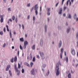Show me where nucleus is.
Wrapping results in <instances>:
<instances>
[{
    "mask_svg": "<svg viewBox=\"0 0 78 78\" xmlns=\"http://www.w3.org/2000/svg\"><path fill=\"white\" fill-rule=\"evenodd\" d=\"M59 63H58L56 64V70L57 71L56 75L58 76L59 75Z\"/></svg>",
    "mask_w": 78,
    "mask_h": 78,
    "instance_id": "nucleus-1",
    "label": "nucleus"
},
{
    "mask_svg": "<svg viewBox=\"0 0 78 78\" xmlns=\"http://www.w3.org/2000/svg\"><path fill=\"white\" fill-rule=\"evenodd\" d=\"M37 4L35 5L34 7V10H35V13L36 15H37V14L38 13V12H37V9L38 8V7L37 6Z\"/></svg>",
    "mask_w": 78,
    "mask_h": 78,
    "instance_id": "nucleus-2",
    "label": "nucleus"
},
{
    "mask_svg": "<svg viewBox=\"0 0 78 78\" xmlns=\"http://www.w3.org/2000/svg\"><path fill=\"white\" fill-rule=\"evenodd\" d=\"M14 67L15 71H16V72L17 73V74L18 75H19V73H20V71L19 70H18V69L17 68V67L16 66V65H15Z\"/></svg>",
    "mask_w": 78,
    "mask_h": 78,
    "instance_id": "nucleus-3",
    "label": "nucleus"
},
{
    "mask_svg": "<svg viewBox=\"0 0 78 78\" xmlns=\"http://www.w3.org/2000/svg\"><path fill=\"white\" fill-rule=\"evenodd\" d=\"M28 45V42L26 41L24 42V46H23V48L24 49H25L26 48V47H27V45Z\"/></svg>",
    "mask_w": 78,
    "mask_h": 78,
    "instance_id": "nucleus-4",
    "label": "nucleus"
},
{
    "mask_svg": "<svg viewBox=\"0 0 78 78\" xmlns=\"http://www.w3.org/2000/svg\"><path fill=\"white\" fill-rule=\"evenodd\" d=\"M30 72L32 75H34V74H35V73L34 72V69H32V70H31Z\"/></svg>",
    "mask_w": 78,
    "mask_h": 78,
    "instance_id": "nucleus-5",
    "label": "nucleus"
},
{
    "mask_svg": "<svg viewBox=\"0 0 78 78\" xmlns=\"http://www.w3.org/2000/svg\"><path fill=\"white\" fill-rule=\"evenodd\" d=\"M10 67H11V66L10 65H8L7 66V67L6 69V71H8L9 70V68H10Z\"/></svg>",
    "mask_w": 78,
    "mask_h": 78,
    "instance_id": "nucleus-6",
    "label": "nucleus"
},
{
    "mask_svg": "<svg viewBox=\"0 0 78 78\" xmlns=\"http://www.w3.org/2000/svg\"><path fill=\"white\" fill-rule=\"evenodd\" d=\"M71 53L73 55H75V51L74 49H72V50Z\"/></svg>",
    "mask_w": 78,
    "mask_h": 78,
    "instance_id": "nucleus-7",
    "label": "nucleus"
},
{
    "mask_svg": "<svg viewBox=\"0 0 78 78\" xmlns=\"http://www.w3.org/2000/svg\"><path fill=\"white\" fill-rule=\"evenodd\" d=\"M62 12V9L61 8L59 9V11L58 12L59 14H61Z\"/></svg>",
    "mask_w": 78,
    "mask_h": 78,
    "instance_id": "nucleus-8",
    "label": "nucleus"
},
{
    "mask_svg": "<svg viewBox=\"0 0 78 78\" xmlns=\"http://www.w3.org/2000/svg\"><path fill=\"white\" fill-rule=\"evenodd\" d=\"M40 54L41 57H43L44 56V53H43V52H40Z\"/></svg>",
    "mask_w": 78,
    "mask_h": 78,
    "instance_id": "nucleus-9",
    "label": "nucleus"
},
{
    "mask_svg": "<svg viewBox=\"0 0 78 78\" xmlns=\"http://www.w3.org/2000/svg\"><path fill=\"white\" fill-rule=\"evenodd\" d=\"M1 19L0 20V22L1 23H2V22H3V18L2 17V16H0Z\"/></svg>",
    "mask_w": 78,
    "mask_h": 78,
    "instance_id": "nucleus-10",
    "label": "nucleus"
},
{
    "mask_svg": "<svg viewBox=\"0 0 78 78\" xmlns=\"http://www.w3.org/2000/svg\"><path fill=\"white\" fill-rule=\"evenodd\" d=\"M24 65H25L26 66H27L28 67H30V65L28 63H27V62H25L24 63Z\"/></svg>",
    "mask_w": 78,
    "mask_h": 78,
    "instance_id": "nucleus-11",
    "label": "nucleus"
},
{
    "mask_svg": "<svg viewBox=\"0 0 78 78\" xmlns=\"http://www.w3.org/2000/svg\"><path fill=\"white\" fill-rule=\"evenodd\" d=\"M62 44V42L61 41H59V45H58V46L59 48H60V47H61Z\"/></svg>",
    "mask_w": 78,
    "mask_h": 78,
    "instance_id": "nucleus-12",
    "label": "nucleus"
},
{
    "mask_svg": "<svg viewBox=\"0 0 78 78\" xmlns=\"http://www.w3.org/2000/svg\"><path fill=\"white\" fill-rule=\"evenodd\" d=\"M32 61H33V62H35V61H36V58H35V57L34 56L33 57Z\"/></svg>",
    "mask_w": 78,
    "mask_h": 78,
    "instance_id": "nucleus-13",
    "label": "nucleus"
},
{
    "mask_svg": "<svg viewBox=\"0 0 78 78\" xmlns=\"http://www.w3.org/2000/svg\"><path fill=\"white\" fill-rule=\"evenodd\" d=\"M17 56H16L15 58H14V61L15 62H16L17 61Z\"/></svg>",
    "mask_w": 78,
    "mask_h": 78,
    "instance_id": "nucleus-14",
    "label": "nucleus"
},
{
    "mask_svg": "<svg viewBox=\"0 0 78 78\" xmlns=\"http://www.w3.org/2000/svg\"><path fill=\"white\" fill-rule=\"evenodd\" d=\"M20 41H21V42H23V41H24V40H23V38H20Z\"/></svg>",
    "mask_w": 78,
    "mask_h": 78,
    "instance_id": "nucleus-15",
    "label": "nucleus"
},
{
    "mask_svg": "<svg viewBox=\"0 0 78 78\" xmlns=\"http://www.w3.org/2000/svg\"><path fill=\"white\" fill-rule=\"evenodd\" d=\"M10 38H12V34H11V31H10Z\"/></svg>",
    "mask_w": 78,
    "mask_h": 78,
    "instance_id": "nucleus-16",
    "label": "nucleus"
},
{
    "mask_svg": "<svg viewBox=\"0 0 78 78\" xmlns=\"http://www.w3.org/2000/svg\"><path fill=\"white\" fill-rule=\"evenodd\" d=\"M40 45H43V41L42 40H41L40 41Z\"/></svg>",
    "mask_w": 78,
    "mask_h": 78,
    "instance_id": "nucleus-17",
    "label": "nucleus"
},
{
    "mask_svg": "<svg viewBox=\"0 0 78 78\" xmlns=\"http://www.w3.org/2000/svg\"><path fill=\"white\" fill-rule=\"evenodd\" d=\"M32 48L33 50H34L35 48V45H34L32 47Z\"/></svg>",
    "mask_w": 78,
    "mask_h": 78,
    "instance_id": "nucleus-18",
    "label": "nucleus"
},
{
    "mask_svg": "<svg viewBox=\"0 0 78 78\" xmlns=\"http://www.w3.org/2000/svg\"><path fill=\"white\" fill-rule=\"evenodd\" d=\"M6 27L7 28V31H9V30L8 28V25H6Z\"/></svg>",
    "mask_w": 78,
    "mask_h": 78,
    "instance_id": "nucleus-19",
    "label": "nucleus"
},
{
    "mask_svg": "<svg viewBox=\"0 0 78 78\" xmlns=\"http://www.w3.org/2000/svg\"><path fill=\"white\" fill-rule=\"evenodd\" d=\"M68 78H71V74L69 73L68 75Z\"/></svg>",
    "mask_w": 78,
    "mask_h": 78,
    "instance_id": "nucleus-20",
    "label": "nucleus"
},
{
    "mask_svg": "<svg viewBox=\"0 0 78 78\" xmlns=\"http://www.w3.org/2000/svg\"><path fill=\"white\" fill-rule=\"evenodd\" d=\"M9 73L10 76H12V73H11V70H9Z\"/></svg>",
    "mask_w": 78,
    "mask_h": 78,
    "instance_id": "nucleus-21",
    "label": "nucleus"
},
{
    "mask_svg": "<svg viewBox=\"0 0 78 78\" xmlns=\"http://www.w3.org/2000/svg\"><path fill=\"white\" fill-rule=\"evenodd\" d=\"M45 32H47V26L45 25L44 26Z\"/></svg>",
    "mask_w": 78,
    "mask_h": 78,
    "instance_id": "nucleus-22",
    "label": "nucleus"
},
{
    "mask_svg": "<svg viewBox=\"0 0 78 78\" xmlns=\"http://www.w3.org/2000/svg\"><path fill=\"white\" fill-rule=\"evenodd\" d=\"M64 51V49L63 48H62L61 49V53L62 54V53H63V51Z\"/></svg>",
    "mask_w": 78,
    "mask_h": 78,
    "instance_id": "nucleus-23",
    "label": "nucleus"
},
{
    "mask_svg": "<svg viewBox=\"0 0 78 78\" xmlns=\"http://www.w3.org/2000/svg\"><path fill=\"white\" fill-rule=\"evenodd\" d=\"M30 64L31 67H32L33 66V63L32 62H31Z\"/></svg>",
    "mask_w": 78,
    "mask_h": 78,
    "instance_id": "nucleus-24",
    "label": "nucleus"
},
{
    "mask_svg": "<svg viewBox=\"0 0 78 78\" xmlns=\"http://www.w3.org/2000/svg\"><path fill=\"white\" fill-rule=\"evenodd\" d=\"M49 73H50V71H49V70H48V72L46 74V75L47 76H48V75H49Z\"/></svg>",
    "mask_w": 78,
    "mask_h": 78,
    "instance_id": "nucleus-25",
    "label": "nucleus"
},
{
    "mask_svg": "<svg viewBox=\"0 0 78 78\" xmlns=\"http://www.w3.org/2000/svg\"><path fill=\"white\" fill-rule=\"evenodd\" d=\"M20 48L21 50H23V48H22V46H21V45L20 44Z\"/></svg>",
    "mask_w": 78,
    "mask_h": 78,
    "instance_id": "nucleus-26",
    "label": "nucleus"
},
{
    "mask_svg": "<svg viewBox=\"0 0 78 78\" xmlns=\"http://www.w3.org/2000/svg\"><path fill=\"white\" fill-rule=\"evenodd\" d=\"M69 60L68 59V57H67L66 58V61L67 62H68V61Z\"/></svg>",
    "mask_w": 78,
    "mask_h": 78,
    "instance_id": "nucleus-27",
    "label": "nucleus"
},
{
    "mask_svg": "<svg viewBox=\"0 0 78 78\" xmlns=\"http://www.w3.org/2000/svg\"><path fill=\"white\" fill-rule=\"evenodd\" d=\"M13 59H14V58L13 57L11 60V62H13L14 61H13Z\"/></svg>",
    "mask_w": 78,
    "mask_h": 78,
    "instance_id": "nucleus-28",
    "label": "nucleus"
},
{
    "mask_svg": "<svg viewBox=\"0 0 78 78\" xmlns=\"http://www.w3.org/2000/svg\"><path fill=\"white\" fill-rule=\"evenodd\" d=\"M5 46H6V44L5 43L3 45L2 47H3V48H5Z\"/></svg>",
    "mask_w": 78,
    "mask_h": 78,
    "instance_id": "nucleus-29",
    "label": "nucleus"
},
{
    "mask_svg": "<svg viewBox=\"0 0 78 78\" xmlns=\"http://www.w3.org/2000/svg\"><path fill=\"white\" fill-rule=\"evenodd\" d=\"M69 0H68V1H67L66 2V5L67 6H68V5H69Z\"/></svg>",
    "mask_w": 78,
    "mask_h": 78,
    "instance_id": "nucleus-30",
    "label": "nucleus"
},
{
    "mask_svg": "<svg viewBox=\"0 0 78 78\" xmlns=\"http://www.w3.org/2000/svg\"><path fill=\"white\" fill-rule=\"evenodd\" d=\"M70 28H69V29H67V33H69V31H70Z\"/></svg>",
    "mask_w": 78,
    "mask_h": 78,
    "instance_id": "nucleus-31",
    "label": "nucleus"
},
{
    "mask_svg": "<svg viewBox=\"0 0 78 78\" xmlns=\"http://www.w3.org/2000/svg\"><path fill=\"white\" fill-rule=\"evenodd\" d=\"M47 9H48V12H50V8H48Z\"/></svg>",
    "mask_w": 78,
    "mask_h": 78,
    "instance_id": "nucleus-32",
    "label": "nucleus"
},
{
    "mask_svg": "<svg viewBox=\"0 0 78 78\" xmlns=\"http://www.w3.org/2000/svg\"><path fill=\"white\" fill-rule=\"evenodd\" d=\"M68 18H69V19H71V15H70V14H69V16Z\"/></svg>",
    "mask_w": 78,
    "mask_h": 78,
    "instance_id": "nucleus-33",
    "label": "nucleus"
},
{
    "mask_svg": "<svg viewBox=\"0 0 78 78\" xmlns=\"http://www.w3.org/2000/svg\"><path fill=\"white\" fill-rule=\"evenodd\" d=\"M12 19L13 20H14V19H15V16H13L12 17Z\"/></svg>",
    "mask_w": 78,
    "mask_h": 78,
    "instance_id": "nucleus-34",
    "label": "nucleus"
},
{
    "mask_svg": "<svg viewBox=\"0 0 78 78\" xmlns=\"http://www.w3.org/2000/svg\"><path fill=\"white\" fill-rule=\"evenodd\" d=\"M65 1V0H62V5H63V3H64V2Z\"/></svg>",
    "mask_w": 78,
    "mask_h": 78,
    "instance_id": "nucleus-35",
    "label": "nucleus"
},
{
    "mask_svg": "<svg viewBox=\"0 0 78 78\" xmlns=\"http://www.w3.org/2000/svg\"><path fill=\"white\" fill-rule=\"evenodd\" d=\"M67 8V7H64V9H63V11H65L66 9Z\"/></svg>",
    "mask_w": 78,
    "mask_h": 78,
    "instance_id": "nucleus-36",
    "label": "nucleus"
},
{
    "mask_svg": "<svg viewBox=\"0 0 78 78\" xmlns=\"http://www.w3.org/2000/svg\"><path fill=\"white\" fill-rule=\"evenodd\" d=\"M3 32L1 31V32H0V34L1 35H3Z\"/></svg>",
    "mask_w": 78,
    "mask_h": 78,
    "instance_id": "nucleus-37",
    "label": "nucleus"
},
{
    "mask_svg": "<svg viewBox=\"0 0 78 78\" xmlns=\"http://www.w3.org/2000/svg\"><path fill=\"white\" fill-rule=\"evenodd\" d=\"M18 68L20 69V64H18Z\"/></svg>",
    "mask_w": 78,
    "mask_h": 78,
    "instance_id": "nucleus-38",
    "label": "nucleus"
},
{
    "mask_svg": "<svg viewBox=\"0 0 78 78\" xmlns=\"http://www.w3.org/2000/svg\"><path fill=\"white\" fill-rule=\"evenodd\" d=\"M58 4H59V2H57V3L55 5V7H57V6H58Z\"/></svg>",
    "mask_w": 78,
    "mask_h": 78,
    "instance_id": "nucleus-39",
    "label": "nucleus"
},
{
    "mask_svg": "<svg viewBox=\"0 0 78 78\" xmlns=\"http://www.w3.org/2000/svg\"><path fill=\"white\" fill-rule=\"evenodd\" d=\"M22 73H24V69H22Z\"/></svg>",
    "mask_w": 78,
    "mask_h": 78,
    "instance_id": "nucleus-40",
    "label": "nucleus"
},
{
    "mask_svg": "<svg viewBox=\"0 0 78 78\" xmlns=\"http://www.w3.org/2000/svg\"><path fill=\"white\" fill-rule=\"evenodd\" d=\"M28 7H30V3L28 4L27 5Z\"/></svg>",
    "mask_w": 78,
    "mask_h": 78,
    "instance_id": "nucleus-41",
    "label": "nucleus"
},
{
    "mask_svg": "<svg viewBox=\"0 0 78 78\" xmlns=\"http://www.w3.org/2000/svg\"><path fill=\"white\" fill-rule=\"evenodd\" d=\"M33 9H34V8L33 7L32 8V9H31L30 10L31 12H32V11H33Z\"/></svg>",
    "mask_w": 78,
    "mask_h": 78,
    "instance_id": "nucleus-42",
    "label": "nucleus"
},
{
    "mask_svg": "<svg viewBox=\"0 0 78 78\" xmlns=\"http://www.w3.org/2000/svg\"><path fill=\"white\" fill-rule=\"evenodd\" d=\"M30 57L31 59H32V55H31V53L30 54Z\"/></svg>",
    "mask_w": 78,
    "mask_h": 78,
    "instance_id": "nucleus-43",
    "label": "nucleus"
},
{
    "mask_svg": "<svg viewBox=\"0 0 78 78\" xmlns=\"http://www.w3.org/2000/svg\"><path fill=\"white\" fill-rule=\"evenodd\" d=\"M74 19H75L76 18V14H75L74 17Z\"/></svg>",
    "mask_w": 78,
    "mask_h": 78,
    "instance_id": "nucleus-44",
    "label": "nucleus"
},
{
    "mask_svg": "<svg viewBox=\"0 0 78 78\" xmlns=\"http://www.w3.org/2000/svg\"><path fill=\"white\" fill-rule=\"evenodd\" d=\"M69 5L70 6V5H71V2H70V0H69Z\"/></svg>",
    "mask_w": 78,
    "mask_h": 78,
    "instance_id": "nucleus-45",
    "label": "nucleus"
},
{
    "mask_svg": "<svg viewBox=\"0 0 78 78\" xmlns=\"http://www.w3.org/2000/svg\"><path fill=\"white\" fill-rule=\"evenodd\" d=\"M4 32H6V29L5 28V27H4Z\"/></svg>",
    "mask_w": 78,
    "mask_h": 78,
    "instance_id": "nucleus-46",
    "label": "nucleus"
},
{
    "mask_svg": "<svg viewBox=\"0 0 78 78\" xmlns=\"http://www.w3.org/2000/svg\"><path fill=\"white\" fill-rule=\"evenodd\" d=\"M8 11H11V8H9L8 9Z\"/></svg>",
    "mask_w": 78,
    "mask_h": 78,
    "instance_id": "nucleus-47",
    "label": "nucleus"
},
{
    "mask_svg": "<svg viewBox=\"0 0 78 78\" xmlns=\"http://www.w3.org/2000/svg\"><path fill=\"white\" fill-rule=\"evenodd\" d=\"M33 20L34 21V20H35V17H34V16L33 17Z\"/></svg>",
    "mask_w": 78,
    "mask_h": 78,
    "instance_id": "nucleus-48",
    "label": "nucleus"
},
{
    "mask_svg": "<svg viewBox=\"0 0 78 78\" xmlns=\"http://www.w3.org/2000/svg\"><path fill=\"white\" fill-rule=\"evenodd\" d=\"M37 58H38V59L39 58V55H37Z\"/></svg>",
    "mask_w": 78,
    "mask_h": 78,
    "instance_id": "nucleus-49",
    "label": "nucleus"
},
{
    "mask_svg": "<svg viewBox=\"0 0 78 78\" xmlns=\"http://www.w3.org/2000/svg\"><path fill=\"white\" fill-rule=\"evenodd\" d=\"M43 67H46V65H43Z\"/></svg>",
    "mask_w": 78,
    "mask_h": 78,
    "instance_id": "nucleus-50",
    "label": "nucleus"
},
{
    "mask_svg": "<svg viewBox=\"0 0 78 78\" xmlns=\"http://www.w3.org/2000/svg\"><path fill=\"white\" fill-rule=\"evenodd\" d=\"M62 53L60 54V58H62Z\"/></svg>",
    "mask_w": 78,
    "mask_h": 78,
    "instance_id": "nucleus-51",
    "label": "nucleus"
},
{
    "mask_svg": "<svg viewBox=\"0 0 78 78\" xmlns=\"http://www.w3.org/2000/svg\"><path fill=\"white\" fill-rule=\"evenodd\" d=\"M9 21H10L11 22H12V20L11 19H9Z\"/></svg>",
    "mask_w": 78,
    "mask_h": 78,
    "instance_id": "nucleus-52",
    "label": "nucleus"
},
{
    "mask_svg": "<svg viewBox=\"0 0 78 78\" xmlns=\"http://www.w3.org/2000/svg\"><path fill=\"white\" fill-rule=\"evenodd\" d=\"M47 14L48 16H49V15H50V13L48 12L47 13Z\"/></svg>",
    "mask_w": 78,
    "mask_h": 78,
    "instance_id": "nucleus-53",
    "label": "nucleus"
},
{
    "mask_svg": "<svg viewBox=\"0 0 78 78\" xmlns=\"http://www.w3.org/2000/svg\"><path fill=\"white\" fill-rule=\"evenodd\" d=\"M16 23H17V18H16Z\"/></svg>",
    "mask_w": 78,
    "mask_h": 78,
    "instance_id": "nucleus-54",
    "label": "nucleus"
},
{
    "mask_svg": "<svg viewBox=\"0 0 78 78\" xmlns=\"http://www.w3.org/2000/svg\"><path fill=\"white\" fill-rule=\"evenodd\" d=\"M40 11H42V7H40Z\"/></svg>",
    "mask_w": 78,
    "mask_h": 78,
    "instance_id": "nucleus-55",
    "label": "nucleus"
},
{
    "mask_svg": "<svg viewBox=\"0 0 78 78\" xmlns=\"http://www.w3.org/2000/svg\"><path fill=\"white\" fill-rule=\"evenodd\" d=\"M30 19V15H28L27 16V19Z\"/></svg>",
    "mask_w": 78,
    "mask_h": 78,
    "instance_id": "nucleus-56",
    "label": "nucleus"
},
{
    "mask_svg": "<svg viewBox=\"0 0 78 78\" xmlns=\"http://www.w3.org/2000/svg\"><path fill=\"white\" fill-rule=\"evenodd\" d=\"M64 55L65 56H66V51H64Z\"/></svg>",
    "mask_w": 78,
    "mask_h": 78,
    "instance_id": "nucleus-57",
    "label": "nucleus"
},
{
    "mask_svg": "<svg viewBox=\"0 0 78 78\" xmlns=\"http://www.w3.org/2000/svg\"><path fill=\"white\" fill-rule=\"evenodd\" d=\"M76 37L78 38V33L77 34H76Z\"/></svg>",
    "mask_w": 78,
    "mask_h": 78,
    "instance_id": "nucleus-58",
    "label": "nucleus"
},
{
    "mask_svg": "<svg viewBox=\"0 0 78 78\" xmlns=\"http://www.w3.org/2000/svg\"><path fill=\"white\" fill-rule=\"evenodd\" d=\"M63 16L64 17H66V14L65 13L63 14Z\"/></svg>",
    "mask_w": 78,
    "mask_h": 78,
    "instance_id": "nucleus-59",
    "label": "nucleus"
},
{
    "mask_svg": "<svg viewBox=\"0 0 78 78\" xmlns=\"http://www.w3.org/2000/svg\"><path fill=\"white\" fill-rule=\"evenodd\" d=\"M22 27H23V28H24V26H23V25L22 24Z\"/></svg>",
    "mask_w": 78,
    "mask_h": 78,
    "instance_id": "nucleus-60",
    "label": "nucleus"
},
{
    "mask_svg": "<svg viewBox=\"0 0 78 78\" xmlns=\"http://www.w3.org/2000/svg\"><path fill=\"white\" fill-rule=\"evenodd\" d=\"M71 73H74V72H73V71H72V70H71Z\"/></svg>",
    "mask_w": 78,
    "mask_h": 78,
    "instance_id": "nucleus-61",
    "label": "nucleus"
},
{
    "mask_svg": "<svg viewBox=\"0 0 78 78\" xmlns=\"http://www.w3.org/2000/svg\"><path fill=\"white\" fill-rule=\"evenodd\" d=\"M29 56H27V59H29Z\"/></svg>",
    "mask_w": 78,
    "mask_h": 78,
    "instance_id": "nucleus-62",
    "label": "nucleus"
},
{
    "mask_svg": "<svg viewBox=\"0 0 78 78\" xmlns=\"http://www.w3.org/2000/svg\"><path fill=\"white\" fill-rule=\"evenodd\" d=\"M71 0V2L73 3V1H74V0Z\"/></svg>",
    "mask_w": 78,
    "mask_h": 78,
    "instance_id": "nucleus-63",
    "label": "nucleus"
},
{
    "mask_svg": "<svg viewBox=\"0 0 78 78\" xmlns=\"http://www.w3.org/2000/svg\"><path fill=\"white\" fill-rule=\"evenodd\" d=\"M25 37H27V34H25Z\"/></svg>",
    "mask_w": 78,
    "mask_h": 78,
    "instance_id": "nucleus-64",
    "label": "nucleus"
}]
</instances>
